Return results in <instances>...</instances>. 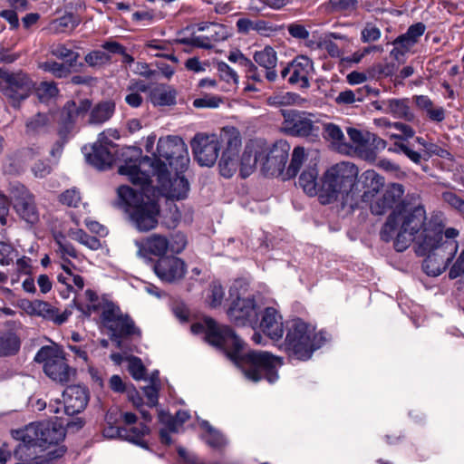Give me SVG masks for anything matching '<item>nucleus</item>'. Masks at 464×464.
Wrapping results in <instances>:
<instances>
[{
	"instance_id": "nucleus-1",
	"label": "nucleus",
	"mask_w": 464,
	"mask_h": 464,
	"mask_svg": "<svg viewBox=\"0 0 464 464\" xmlns=\"http://www.w3.org/2000/svg\"><path fill=\"white\" fill-rule=\"evenodd\" d=\"M440 215H432L427 219L424 206L402 202L389 215L384 223L381 237L389 242L394 241L397 251L402 252L412 242L416 244L418 256H425L422 264L424 272L430 276H438L449 268L450 279L464 276V247L457 255L459 231L448 227Z\"/></svg>"
},
{
	"instance_id": "nucleus-2",
	"label": "nucleus",
	"mask_w": 464,
	"mask_h": 464,
	"mask_svg": "<svg viewBox=\"0 0 464 464\" xmlns=\"http://www.w3.org/2000/svg\"><path fill=\"white\" fill-rule=\"evenodd\" d=\"M121 157L125 163L119 167V173L127 176L130 181L140 188L137 192L128 186H121L117 192L121 206L128 213L132 225L140 232L156 227L160 208L155 189L151 188L152 180L147 170L137 166L140 151L136 148L122 149Z\"/></svg>"
},
{
	"instance_id": "nucleus-3",
	"label": "nucleus",
	"mask_w": 464,
	"mask_h": 464,
	"mask_svg": "<svg viewBox=\"0 0 464 464\" xmlns=\"http://www.w3.org/2000/svg\"><path fill=\"white\" fill-rule=\"evenodd\" d=\"M205 341L213 346L224 348L228 356L241 369L245 377L254 382L266 379L269 383L276 382L278 369L283 362L280 357L268 352L247 351L244 342L227 326H220L214 320L205 317Z\"/></svg>"
},
{
	"instance_id": "nucleus-4",
	"label": "nucleus",
	"mask_w": 464,
	"mask_h": 464,
	"mask_svg": "<svg viewBox=\"0 0 464 464\" xmlns=\"http://www.w3.org/2000/svg\"><path fill=\"white\" fill-rule=\"evenodd\" d=\"M84 295L88 304H84L74 300L77 309L86 316L101 312L102 328L106 331L118 348H121V338L140 334V330L135 326L134 322L128 314H123L118 305L107 300H100L91 289L86 290Z\"/></svg>"
},
{
	"instance_id": "nucleus-5",
	"label": "nucleus",
	"mask_w": 464,
	"mask_h": 464,
	"mask_svg": "<svg viewBox=\"0 0 464 464\" xmlns=\"http://www.w3.org/2000/svg\"><path fill=\"white\" fill-rule=\"evenodd\" d=\"M359 170L350 162H340L329 168L321 179L320 201L336 202L343 208H354L359 204L356 180Z\"/></svg>"
},
{
	"instance_id": "nucleus-6",
	"label": "nucleus",
	"mask_w": 464,
	"mask_h": 464,
	"mask_svg": "<svg viewBox=\"0 0 464 464\" xmlns=\"http://www.w3.org/2000/svg\"><path fill=\"white\" fill-rule=\"evenodd\" d=\"M65 436V430L62 424L50 422L31 423L23 430L13 431V437L21 440L17 446L14 455L23 459L31 457V453L25 451L32 447L47 449L48 446L55 445V448L49 450L44 457L47 460H53L62 457L65 450L63 447L57 446L58 442L63 440ZM43 457L37 458L35 463L42 464L39 460Z\"/></svg>"
},
{
	"instance_id": "nucleus-7",
	"label": "nucleus",
	"mask_w": 464,
	"mask_h": 464,
	"mask_svg": "<svg viewBox=\"0 0 464 464\" xmlns=\"http://www.w3.org/2000/svg\"><path fill=\"white\" fill-rule=\"evenodd\" d=\"M327 341L328 336L324 332H317L314 325L300 318L285 323L284 349L291 358L306 361Z\"/></svg>"
},
{
	"instance_id": "nucleus-8",
	"label": "nucleus",
	"mask_w": 464,
	"mask_h": 464,
	"mask_svg": "<svg viewBox=\"0 0 464 464\" xmlns=\"http://www.w3.org/2000/svg\"><path fill=\"white\" fill-rule=\"evenodd\" d=\"M362 177L365 190L362 195V201L370 204L372 214L383 215L389 209L392 208L393 210L402 203L401 199L404 194V188L401 184H389L385 190L379 195L384 185L383 178L374 170H366Z\"/></svg>"
},
{
	"instance_id": "nucleus-9",
	"label": "nucleus",
	"mask_w": 464,
	"mask_h": 464,
	"mask_svg": "<svg viewBox=\"0 0 464 464\" xmlns=\"http://www.w3.org/2000/svg\"><path fill=\"white\" fill-rule=\"evenodd\" d=\"M137 166L143 170H146V167H150L153 176H156L158 185L156 187L151 186L155 189L157 197L161 194L169 198L172 199H183L187 197L188 191V182L183 178L177 176L174 179H169V170L166 163L161 162L159 160H151L149 158H144Z\"/></svg>"
},
{
	"instance_id": "nucleus-10",
	"label": "nucleus",
	"mask_w": 464,
	"mask_h": 464,
	"mask_svg": "<svg viewBox=\"0 0 464 464\" xmlns=\"http://www.w3.org/2000/svg\"><path fill=\"white\" fill-rule=\"evenodd\" d=\"M135 245L138 247L137 255L140 257H147L149 254L162 256L168 252L181 253L187 246V239L179 232L171 235L170 237L154 233L140 241H136Z\"/></svg>"
},
{
	"instance_id": "nucleus-11",
	"label": "nucleus",
	"mask_w": 464,
	"mask_h": 464,
	"mask_svg": "<svg viewBox=\"0 0 464 464\" xmlns=\"http://www.w3.org/2000/svg\"><path fill=\"white\" fill-rule=\"evenodd\" d=\"M34 361L43 364L44 373L57 382H69L72 369L65 362L62 349L55 343L43 346L34 356Z\"/></svg>"
},
{
	"instance_id": "nucleus-12",
	"label": "nucleus",
	"mask_w": 464,
	"mask_h": 464,
	"mask_svg": "<svg viewBox=\"0 0 464 464\" xmlns=\"http://www.w3.org/2000/svg\"><path fill=\"white\" fill-rule=\"evenodd\" d=\"M119 138L118 130L113 129H108L100 133L97 141L92 146L82 148L87 162L101 170L110 168L114 160L110 147L113 146L112 140Z\"/></svg>"
},
{
	"instance_id": "nucleus-13",
	"label": "nucleus",
	"mask_w": 464,
	"mask_h": 464,
	"mask_svg": "<svg viewBox=\"0 0 464 464\" xmlns=\"http://www.w3.org/2000/svg\"><path fill=\"white\" fill-rule=\"evenodd\" d=\"M220 141L226 144L223 154H237L241 146V137L235 128H224L219 136H205V166L211 167L216 162L220 150Z\"/></svg>"
},
{
	"instance_id": "nucleus-14",
	"label": "nucleus",
	"mask_w": 464,
	"mask_h": 464,
	"mask_svg": "<svg viewBox=\"0 0 464 464\" xmlns=\"http://www.w3.org/2000/svg\"><path fill=\"white\" fill-rule=\"evenodd\" d=\"M261 306L254 296L237 295L227 311L229 319L237 326H250L256 329Z\"/></svg>"
},
{
	"instance_id": "nucleus-15",
	"label": "nucleus",
	"mask_w": 464,
	"mask_h": 464,
	"mask_svg": "<svg viewBox=\"0 0 464 464\" xmlns=\"http://www.w3.org/2000/svg\"><path fill=\"white\" fill-rule=\"evenodd\" d=\"M10 198L18 216L29 224H34L39 219V214L34 195L23 184H10Z\"/></svg>"
},
{
	"instance_id": "nucleus-16",
	"label": "nucleus",
	"mask_w": 464,
	"mask_h": 464,
	"mask_svg": "<svg viewBox=\"0 0 464 464\" xmlns=\"http://www.w3.org/2000/svg\"><path fill=\"white\" fill-rule=\"evenodd\" d=\"M284 121L282 130L298 137H317L319 126L314 124L309 115L295 111H282Z\"/></svg>"
},
{
	"instance_id": "nucleus-17",
	"label": "nucleus",
	"mask_w": 464,
	"mask_h": 464,
	"mask_svg": "<svg viewBox=\"0 0 464 464\" xmlns=\"http://www.w3.org/2000/svg\"><path fill=\"white\" fill-rule=\"evenodd\" d=\"M289 150V144L283 140L275 143L272 147L266 143V152L261 157V170L266 175L280 174L287 161Z\"/></svg>"
},
{
	"instance_id": "nucleus-18",
	"label": "nucleus",
	"mask_w": 464,
	"mask_h": 464,
	"mask_svg": "<svg viewBox=\"0 0 464 464\" xmlns=\"http://www.w3.org/2000/svg\"><path fill=\"white\" fill-rule=\"evenodd\" d=\"M0 89L15 106L20 101L29 96L34 89V83L24 73H11L5 76Z\"/></svg>"
},
{
	"instance_id": "nucleus-19",
	"label": "nucleus",
	"mask_w": 464,
	"mask_h": 464,
	"mask_svg": "<svg viewBox=\"0 0 464 464\" xmlns=\"http://www.w3.org/2000/svg\"><path fill=\"white\" fill-rule=\"evenodd\" d=\"M426 26L422 23L411 25L405 34L400 35L393 41L392 44L394 47L391 51V56L398 62H402L404 55L411 52L423 35Z\"/></svg>"
},
{
	"instance_id": "nucleus-20",
	"label": "nucleus",
	"mask_w": 464,
	"mask_h": 464,
	"mask_svg": "<svg viewBox=\"0 0 464 464\" xmlns=\"http://www.w3.org/2000/svg\"><path fill=\"white\" fill-rule=\"evenodd\" d=\"M259 314L261 318L258 319L256 328H259L270 339L280 340L285 326H284L283 317L278 310L274 306H266L261 308Z\"/></svg>"
},
{
	"instance_id": "nucleus-21",
	"label": "nucleus",
	"mask_w": 464,
	"mask_h": 464,
	"mask_svg": "<svg viewBox=\"0 0 464 464\" xmlns=\"http://www.w3.org/2000/svg\"><path fill=\"white\" fill-rule=\"evenodd\" d=\"M266 152V142L263 140H250L239 159V171L242 178L250 176L257 164L261 166L262 155Z\"/></svg>"
},
{
	"instance_id": "nucleus-22",
	"label": "nucleus",
	"mask_w": 464,
	"mask_h": 464,
	"mask_svg": "<svg viewBox=\"0 0 464 464\" xmlns=\"http://www.w3.org/2000/svg\"><path fill=\"white\" fill-rule=\"evenodd\" d=\"M24 310L31 315L43 317L59 325L65 323L72 314V311L69 309L60 312L57 307L42 300L28 302L24 306Z\"/></svg>"
},
{
	"instance_id": "nucleus-23",
	"label": "nucleus",
	"mask_w": 464,
	"mask_h": 464,
	"mask_svg": "<svg viewBox=\"0 0 464 464\" xmlns=\"http://www.w3.org/2000/svg\"><path fill=\"white\" fill-rule=\"evenodd\" d=\"M154 272L161 281L173 283L184 276L186 266L179 257L167 256L158 260L154 266Z\"/></svg>"
},
{
	"instance_id": "nucleus-24",
	"label": "nucleus",
	"mask_w": 464,
	"mask_h": 464,
	"mask_svg": "<svg viewBox=\"0 0 464 464\" xmlns=\"http://www.w3.org/2000/svg\"><path fill=\"white\" fill-rule=\"evenodd\" d=\"M63 411L67 415H74L85 409L89 401L88 391L80 385L67 387L63 392Z\"/></svg>"
},
{
	"instance_id": "nucleus-25",
	"label": "nucleus",
	"mask_w": 464,
	"mask_h": 464,
	"mask_svg": "<svg viewBox=\"0 0 464 464\" xmlns=\"http://www.w3.org/2000/svg\"><path fill=\"white\" fill-rule=\"evenodd\" d=\"M292 74L288 78L291 84L297 85L300 88L309 87V78L314 72V64L308 57L300 55L290 63Z\"/></svg>"
},
{
	"instance_id": "nucleus-26",
	"label": "nucleus",
	"mask_w": 464,
	"mask_h": 464,
	"mask_svg": "<svg viewBox=\"0 0 464 464\" xmlns=\"http://www.w3.org/2000/svg\"><path fill=\"white\" fill-rule=\"evenodd\" d=\"M347 134L361 158L368 161L375 160L376 151L371 148L372 133L354 128H348Z\"/></svg>"
},
{
	"instance_id": "nucleus-27",
	"label": "nucleus",
	"mask_w": 464,
	"mask_h": 464,
	"mask_svg": "<svg viewBox=\"0 0 464 464\" xmlns=\"http://www.w3.org/2000/svg\"><path fill=\"white\" fill-rule=\"evenodd\" d=\"M253 59L256 64L266 70V78L269 82L276 80L277 53L272 46L266 45L263 49L256 51Z\"/></svg>"
},
{
	"instance_id": "nucleus-28",
	"label": "nucleus",
	"mask_w": 464,
	"mask_h": 464,
	"mask_svg": "<svg viewBox=\"0 0 464 464\" xmlns=\"http://www.w3.org/2000/svg\"><path fill=\"white\" fill-rule=\"evenodd\" d=\"M184 150L183 140L177 136H168L160 138L157 144V154L160 158L169 160V164L172 165L174 158H181V152Z\"/></svg>"
},
{
	"instance_id": "nucleus-29",
	"label": "nucleus",
	"mask_w": 464,
	"mask_h": 464,
	"mask_svg": "<svg viewBox=\"0 0 464 464\" xmlns=\"http://www.w3.org/2000/svg\"><path fill=\"white\" fill-rule=\"evenodd\" d=\"M413 102L419 111H420L430 121L440 123L446 118V110L444 107L436 104L427 95H415Z\"/></svg>"
},
{
	"instance_id": "nucleus-30",
	"label": "nucleus",
	"mask_w": 464,
	"mask_h": 464,
	"mask_svg": "<svg viewBox=\"0 0 464 464\" xmlns=\"http://www.w3.org/2000/svg\"><path fill=\"white\" fill-rule=\"evenodd\" d=\"M299 185L309 196L321 193V182L318 181V169L315 165L307 167L300 175Z\"/></svg>"
},
{
	"instance_id": "nucleus-31",
	"label": "nucleus",
	"mask_w": 464,
	"mask_h": 464,
	"mask_svg": "<svg viewBox=\"0 0 464 464\" xmlns=\"http://www.w3.org/2000/svg\"><path fill=\"white\" fill-rule=\"evenodd\" d=\"M177 92L167 85H158L150 90V100L154 106H171L176 103Z\"/></svg>"
},
{
	"instance_id": "nucleus-32",
	"label": "nucleus",
	"mask_w": 464,
	"mask_h": 464,
	"mask_svg": "<svg viewBox=\"0 0 464 464\" xmlns=\"http://www.w3.org/2000/svg\"><path fill=\"white\" fill-rule=\"evenodd\" d=\"M91 108V102L87 99L80 100L78 102H68L62 111V117L65 123H72L78 118L82 117Z\"/></svg>"
},
{
	"instance_id": "nucleus-33",
	"label": "nucleus",
	"mask_w": 464,
	"mask_h": 464,
	"mask_svg": "<svg viewBox=\"0 0 464 464\" xmlns=\"http://www.w3.org/2000/svg\"><path fill=\"white\" fill-rule=\"evenodd\" d=\"M384 104L386 105V111L395 118L408 121H412L415 118L406 100L391 99L386 101Z\"/></svg>"
},
{
	"instance_id": "nucleus-34",
	"label": "nucleus",
	"mask_w": 464,
	"mask_h": 464,
	"mask_svg": "<svg viewBox=\"0 0 464 464\" xmlns=\"http://www.w3.org/2000/svg\"><path fill=\"white\" fill-rule=\"evenodd\" d=\"M175 316L182 323L191 322L190 331L193 334L203 333V325L199 322H195L196 314L192 313L184 304H176L172 308Z\"/></svg>"
},
{
	"instance_id": "nucleus-35",
	"label": "nucleus",
	"mask_w": 464,
	"mask_h": 464,
	"mask_svg": "<svg viewBox=\"0 0 464 464\" xmlns=\"http://www.w3.org/2000/svg\"><path fill=\"white\" fill-rule=\"evenodd\" d=\"M80 24V19L72 13L65 14L60 18L53 20L49 29L54 34H61L73 30Z\"/></svg>"
},
{
	"instance_id": "nucleus-36",
	"label": "nucleus",
	"mask_w": 464,
	"mask_h": 464,
	"mask_svg": "<svg viewBox=\"0 0 464 464\" xmlns=\"http://www.w3.org/2000/svg\"><path fill=\"white\" fill-rule=\"evenodd\" d=\"M228 32L226 26L217 23L205 25V40L208 42H220L227 39ZM212 44L205 41V49L211 48Z\"/></svg>"
},
{
	"instance_id": "nucleus-37",
	"label": "nucleus",
	"mask_w": 464,
	"mask_h": 464,
	"mask_svg": "<svg viewBox=\"0 0 464 464\" xmlns=\"http://www.w3.org/2000/svg\"><path fill=\"white\" fill-rule=\"evenodd\" d=\"M150 429L144 423H140L130 429L124 428V440L136 444L141 448L147 449V444L143 440V437L149 434Z\"/></svg>"
},
{
	"instance_id": "nucleus-38",
	"label": "nucleus",
	"mask_w": 464,
	"mask_h": 464,
	"mask_svg": "<svg viewBox=\"0 0 464 464\" xmlns=\"http://www.w3.org/2000/svg\"><path fill=\"white\" fill-rule=\"evenodd\" d=\"M20 348L18 336L12 332L0 333V355L6 356L15 353Z\"/></svg>"
},
{
	"instance_id": "nucleus-39",
	"label": "nucleus",
	"mask_w": 464,
	"mask_h": 464,
	"mask_svg": "<svg viewBox=\"0 0 464 464\" xmlns=\"http://www.w3.org/2000/svg\"><path fill=\"white\" fill-rule=\"evenodd\" d=\"M114 111V103L104 102L93 108L90 116V123L101 124L108 121Z\"/></svg>"
},
{
	"instance_id": "nucleus-40",
	"label": "nucleus",
	"mask_w": 464,
	"mask_h": 464,
	"mask_svg": "<svg viewBox=\"0 0 464 464\" xmlns=\"http://www.w3.org/2000/svg\"><path fill=\"white\" fill-rule=\"evenodd\" d=\"M67 235L72 239L79 242L91 250H97L102 246L101 242L97 237L89 236L82 229L71 228L68 230Z\"/></svg>"
},
{
	"instance_id": "nucleus-41",
	"label": "nucleus",
	"mask_w": 464,
	"mask_h": 464,
	"mask_svg": "<svg viewBox=\"0 0 464 464\" xmlns=\"http://www.w3.org/2000/svg\"><path fill=\"white\" fill-rule=\"evenodd\" d=\"M239 34H247L252 31L262 33L267 30V24L262 20H250L246 17L239 18L236 24Z\"/></svg>"
},
{
	"instance_id": "nucleus-42",
	"label": "nucleus",
	"mask_w": 464,
	"mask_h": 464,
	"mask_svg": "<svg viewBox=\"0 0 464 464\" xmlns=\"http://www.w3.org/2000/svg\"><path fill=\"white\" fill-rule=\"evenodd\" d=\"M239 167L237 154H223L219 162L220 174L225 178L232 177Z\"/></svg>"
},
{
	"instance_id": "nucleus-43",
	"label": "nucleus",
	"mask_w": 464,
	"mask_h": 464,
	"mask_svg": "<svg viewBox=\"0 0 464 464\" xmlns=\"http://www.w3.org/2000/svg\"><path fill=\"white\" fill-rule=\"evenodd\" d=\"M50 123L49 117L38 113L26 122V132L30 135H37L46 130Z\"/></svg>"
},
{
	"instance_id": "nucleus-44",
	"label": "nucleus",
	"mask_w": 464,
	"mask_h": 464,
	"mask_svg": "<svg viewBox=\"0 0 464 464\" xmlns=\"http://www.w3.org/2000/svg\"><path fill=\"white\" fill-rule=\"evenodd\" d=\"M205 442L214 449H221L227 444L226 438L208 422L205 421Z\"/></svg>"
},
{
	"instance_id": "nucleus-45",
	"label": "nucleus",
	"mask_w": 464,
	"mask_h": 464,
	"mask_svg": "<svg viewBox=\"0 0 464 464\" xmlns=\"http://www.w3.org/2000/svg\"><path fill=\"white\" fill-rule=\"evenodd\" d=\"M225 297V290L220 283L215 281L208 286V302L209 306L215 308L219 306Z\"/></svg>"
},
{
	"instance_id": "nucleus-46",
	"label": "nucleus",
	"mask_w": 464,
	"mask_h": 464,
	"mask_svg": "<svg viewBox=\"0 0 464 464\" xmlns=\"http://www.w3.org/2000/svg\"><path fill=\"white\" fill-rule=\"evenodd\" d=\"M39 68L44 72H49L57 78H63L69 75L70 68L63 63L54 61H46L39 63Z\"/></svg>"
},
{
	"instance_id": "nucleus-47",
	"label": "nucleus",
	"mask_w": 464,
	"mask_h": 464,
	"mask_svg": "<svg viewBox=\"0 0 464 464\" xmlns=\"http://www.w3.org/2000/svg\"><path fill=\"white\" fill-rule=\"evenodd\" d=\"M304 159H305L304 149L302 147L295 148L293 150V153H292V159H291L290 165L287 169L288 177H295L298 173L301 166L303 165Z\"/></svg>"
},
{
	"instance_id": "nucleus-48",
	"label": "nucleus",
	"mask_w": 464,
	"mask_h": 464,
	"mask_svg": "<svg viewBox=\"0 0 464 464\" xmlns=\"http://www.w3.org/2000/svg\"><path fill=\"white\" fill-rule=\"evenodd\" d=\"M189 418L187 411H178L175 417L161 415L160 420L163 423H168L171 431L179 432L182 424Z\"/></svg>"
},
{
	"instance_id": "nucleus-49",
	"label": "nucleus",
	"mask_w": 464,
	"mask_h": 464,
	"mask_svg": "<svg viewBox=\"0 0 464 464\" xmlns=\"http://www.w3.org/2000/svg\"><path fill=\"white\" fill-rule=\"evenodd\" d=\"M324 135L326 140L335 146H340L344 139L342 130L335 124L327 123L324 127Z\"/></svg>"
},
{
	"instance_id": "nucleus-50",
	"label": "nucleus",
	"mask_w": 464,
	"mask_h": 464,
	"mask_svg": "<svg viewBox=\"0 0 464 464\" xmlns=\"http://www.w3.org/2000/svg\"><path fill=\"white\" fill-rule=\"evenodd\" d=\"M55 243L57 245V253L61 256L62 258H66L67 256L70 257H76L77 252L73 246L69 243L65 237L62 235L55 237Z\"/></svg>"
},
{
	"instance_id": "nucleus-51",
	"label": "nucleus",
	"mask_w": 464,
	"mask_h": 464,
	"mask_svg": "<svg viewBox=\"0 0 464 464\" xmlns=\"http://www.w3.org/2000/svg\"><path fill=\"white\" fill-rule=\"evenodd\" d=\"M362 93L361 90L352 91L345 90L341 92L338 96L335 98V102L338 104H353L355 102H362Z\"/></svg>"
},
{
	"instance_id": "nucleus-52",
	"label": "nucleus",
	"mask_w": 464,
	"mask_h": 464,
	"mask_svg": "<svg viewBox=\"0 0 464 464\" xmlns=\"http://www.w3.org/2000/svg\"><path fill=\"white\" fill-rule=\"evenodd\" d=\"M228 60L231 63H237L240 66L244 67L246 71L254 72L256 73V65L246 56H245L241 51L235 50L230 52Z\"/></svg>"
},
{
	"instance_id": "nucleus-53",
	"label": "nucleus",
	"mask_w": 464,
	"mask_h": 464,
	"mask_svg": "<svg viewBox=\"0 0 464 464\" xmlns=\"http://www.w3.org/2000/svg\"><path fill=\"white\" fill-rule=\"evenodd\" d=\"M111 59V55L103 50H95L89 53L85 56V62L90 66H101L107 63Z\"/></svg>"
},
{
	"instance_id": "nucleus-54",
	"label": "nucleus",
	"mask_w": 464,
	"mask_h": 464,
	"mask_svg": "<svg viewBox=\"0 0 464 464\" xmlns=\"http://www.w3.org/2000/svg\"><path fill=\"white\" fill-rule=\"evenodd\" d=\"M81 195L80 192L76 188H70L63 192L59 200L63 205L67 207L76 208L81 202Z\"/></svg>"
},
{
	"instance_id": "nucleus-55",
	"label": "nucleus",
	"mask_w": 464,
	"mask_h": 464,
	"mask_svg": "<svg viewBox=\"0 0 464 464\" xmlns=\"http://www.w3.org/2000/svg\"><path fill=\"white\" fill-rule=\"evenodd\" d=\"M128 360V370L135 380H141L145 376V368L140 359L130 356Z\"/></svg>"
},
{
	"instance_id": "nucleus-56",
	"label": "nucleus",
	"mask_w": 464,
	"mask_h": 464,
	"mask_svg": "<svg viewBox=\"0 0 464 464\" xmlns=\"http://www.w3.org/2000/svg\"><path fill=\"white\" fill-rule=\"evenodd\" d=\"M297 95L292 92L276 94L267 99V103L271 106H285L295 102Z\"/></svg>"
},
{
	"instance_id": "nucleus-57",
	"label": "nucleus",
	"mask_w": 464,
	"mask_h": 464,
	"mask_svg": "<svg viewBox=\"0 0 464 464\" xmlns=\"http://www.w3.org/2000/svg\"><path fill=\"white\" fill-rule=\"evenodd\" d=\"M58 92L56 85L53 82H43L36 88L37 96L41 101H47L54 97Z\"/></svg>"
},
{
	"instance_id": "nucleus-58",
	"label": "nucleus",
	"mask_w": 464,
	"mask_h": 464,
	"mask_svg": "<svg viewBox=\"0 0 464 464\" xmlns=\"http://www.w3.org/2000/svg\"><path fill=\"white\" fill-rule=\"evenodd\" d=\"M317 47L327 52L331 57H340L342 52L338 45L329 37L321 38L317 43Z\"/></svg>"
},
{
	"instance_id": "nucleus-59",
	"label": "nucleus",
	"mask_w": 464,
	"mask_h": 464,
	"mask_svg": "<svg viewBox=\"0 0 464 464\" xmlns=\"http://www.w3.org/2000/svg\"><path fill=\"white\" fill-rule=\"evenodd\" d=\"M442 198L450 207L456 209L464 218V200L455 193L447 191L442 194Z\"/></svg>"
},
{
	"instance_id": "nucleus-60",
	"label": "nucleus",
	"mask_w": 464,
	"mask_h": 464,
	"mask_svg": "<svg viewBox=\"0 0 464 464\" xmlns=\"http://www.w3.org/2000/svg\"><path fill=\"white\" fill-rule=\"evenodd\" d=\"M218 71L220 74V77L224 79L227 82L237 83L238 76L237 72L228 66L226 63H218L217 65Z\"/></svg>"
},
{
	"instance_id": "nucleus-61",
	"label": "nucleus",
	"mask_w": 464,
	"mask_h": 464,
	"mask_svg": "<svg viewBox=\"0 0 464 464\" xmlns=\"http://www.w3.org/2000/svg\"><path fill=\"white\" fill-rule=\"evenodd\" d=\"M203 135L198 133L191 140V148L193 150L195 159L197 160L199 166H203Z\"/></svg>"
},
{
	"instance_id": "nucleus-62",
	"label": "nucleus",
	"mask_w": 464,
	"mask_h": 464,
	"mask_svg": "<svg viewBox=\"0 0 464 464\" xmlns=\"http://www.w3.org/2000/svg\"><path fill=\"white\" fill-rule=\"evenodd\" d=\"M381 35V30L377 26L371 24H367L362 31V40L364 43L377 41L380 39Z\"/></svg>"
},
{
	"instance_id": "nucleus-63",
	"label": "nucleus",
	"mask_w": 464,
	"mask_h": 464,
	"mask_svg": "<svg viewBox=\"0 0 464 464\" xmlns=\"http://www.w3.org/2000/svg\"><path fill=\"white\" fill-rule=\"evenodd\" d=\"M143 392L147 398V404L153 407L158 403L159 387L158 384L152 381V383L143 388Z\"/></svg>"
},
{
	"instance_id": "nucleus-64",
	"label": "nucleus",
	"mask_w": 464,
	"mask_h": 464,
	"mask_svg": "<svg viewBox=\"0 0 464 464\" xmlns=\"http://www.w3.org/2000/svg\"><path fill=\"white\" fill-rule=\"evenodd\" d=\"M424 154L427 157H432V156H439L440 158H448L450 156V152L443 147H441L439 144L429 142L425 150Z\"/></svg>"
}]
</instances>
